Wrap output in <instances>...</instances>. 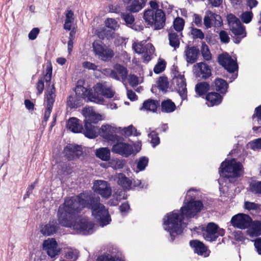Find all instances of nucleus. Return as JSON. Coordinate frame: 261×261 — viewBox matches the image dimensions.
I'll return each instance as SVG.
<instances>
[{
  "label": "nucleus",
  "mask_w": 261,
  "mask_h": 261,
  "mask_svg": "<svg viewBox=\"0 0 261 261\" xmlns=\"http://www.w3.org/2000/svg\"><path fill=\"white\" fill-rule=\"evenodd\" d=\"M203 23L206 29L211 28L213 26V22H212L211 17L209 14V11L206 12V15L203 20Z\"/></svg>",
  "instance_id": "680f3d73"
},
{
  "label": "nucleus",
  "mask_w": 261,
  "mask_h": 261,
  "mask_svg": "<svg viewBox=\"0 0 261 261\" xmlns=\"http://www.w3.org/2000/svg\"><path fill=\"white\" fill-rule=\"evenodd\" d=\"M209 14L211 17L212 22H213V26L219 27L222 24V19L219 15L216 14L210 11H209Z\"/></svg>",
  "instance_id": "c03bdc74"
},
{
  "label": "nucleus",
  "mask_w": 261,
  "mask_h": 261,
  "mask_svg": "<svg viewBox=\"0 0 261 261\" xmlns=\"http://www.w3.org/2000/svg\"><path fill=\"white\" fill-rule=\"evenodd\" d=\"M245 208L249 210H255L259 208L258 204L254 202L246 201L244 203Z\"/></svg>",
  "instance_id": "774afa93"
},
{
  "label": "nucleus",
  "mask_w": 261,
  "mask_h": 261,
  "mask_svg": "<svg viewBox=\"0 0 261 261\" xmlns=\"http://www.w3.org/2000/svg\"><path fill=\"white\" fill-rule=\"evenodd\" d=\"M247 230L248 234L250 237H257L261 234V222L257 221H253L249 226Z\"/></svg>",
  "instance_id": "2f4dec72"
},
{
  "label": "nucleus",
  "mask_w": 261,
  "mask_h": 261,
  "mask_svg": "<svg viewBox=\"0 0 261 261\" xmlns=\"http://www.w3.org/2000/svg\"><path fill=\"white\" fill-rule=\"evenodd\" d=\"M228 87L227 83L223 79L220 78L216 79L213 84L211 86L212 90H215L222 94L227 92Z\"/></svg>",
  "instance_id": "a878e982"
},
{
  "label": "nucleus",
  "mask_w": 261,
  "mask_h": 261,
  "mask_svg": "<svg viewBox=\"0 0 261 261\" xmlns=\"http://www.w3.org/2000/svg\"><path fill=\"white\" fill-rule=\"evenodd\" d=\"M158 86L160 90L166 92L168 88V82L166 78L160 77L158 81Z\"/></svg>",
  "instance_id": "603ef678"
},
{
  "label": "nucleus",
  "mask_w": 261,
  "mask_h": 261,
  "mask_svg": "<svg viewBox=\"0 0 261 261\" xmlns=\"http://www.w3.org/2000/svg\"><path fill=\"white\" fill-rule=\"evenodd\" d=\"M206 99L207 100V106L213 107L215 105H218L221 102L222 96L217 92H212L207 94Z\"/></svg>",
  "instance_id": "c85d7f7f"
},
{
  "label": "nucleus",
  "mask_w": 261,
  "mask_h": 261,
  "mask_svg": "<svg viewBox=\"0 0 261 261\" xmlns=\"http://www.w3.org/2000/svg\"><path fill=\"white\" fill-rule=\"evenodd\" d=\"M240 17L244 23H248L252 19L253 13L251 11H246L241 14Z\"/></svg>",
  "instance_id": "864d4df0"
},
{
  "label": "nucleus",
  "mask_w": 261,
  "mask_h": 261,
  "mask_svg": "<svg viewBox=\"0 0 261 261\" xmlns=\"http://www.w3.org/2000/svg\"><path fill=\"white\" fill-rule=\"evenodd\" d=\"M90 193V191H85L77 195L65 198L64 203L59 206L57 214L60 225L72 228L84 235L93 233L94 224L88 219L83 218L78 222H74L79 214L84 208H87Z\"/></svg>",
  "instance_id": "f257e3e1"
},
{
  "label": "nucleus",
  "mask_w": 261,
  "mask_h": 261,
  "mask_svg": "<svg viewBox=\"0 0 261 261\" xmlns=\"http://www.w3.org/2000/svg\"><path fill=\"white\" fill-rule=\"evenodd\" d=\"M165 68V62L164 61L159 62L154 66L153 71L155 73H160Z\"/></svg>",
  "instance_id": "bf43d9fd"
},
{
  "label": "nucleus",
  "mask_w": 261,
  "mask_h": 261,
  "mask_svg": "<svg viewBox=\"0 0 261 261\" xmlns=\"http://www.w3.org/2000/svg\"><path fill=\"white\" fill-rule=\"evenodd\" d=\"M114 180L124 190H129L132 188V181L123 173H118L114 176Z\"/></svg>",
  "instance_id": "5701e85b"
},
{
  "label": "nucleus",
  "mask_w": 261,
  "mask_h": 261,
  "mask_svg": "<svg viewBox=\"0 0 261 261\" xmlns=\"http://www.w3.org/2000/svg\"><path fill=\"white\" fill-rule=\"evenodd\" d=\"M149 159L146 156H142L140 158L137 162V172L142 171L145 170L148 165Z\"/></svg>",
  "instance_id": "a19ab883"
},
{
  "label": "nucleus",
  "mask_w": 261,
  "mask_h": 261,
  "mask_svg": "<svg viewBox=\"0 0 261 261\" xmlns=\"http://www.w3.org/2000/svg\"><path fill=\"white\" fill-rule=\"evenodd\" d=\"M43 248L51 257L57 255L60 250L58 247L56 241L54 239H48L44 241L43 244Z\"/></svg>",
  "instance_id": "a211bd4d"
},
{
  "label": "nucleus",
  "mask_w": 261,
  "mask_h": 261,
  "mask_svg": "<svg viewBox=\"0 0 261 261\" xmlns=\"http://www.w3.org/2000/svg\"><path fill=\"white\" fill-rule=\"evenodd\" d=\"M122 133L127 136L132 135L138 136L140 135V133H137V129L132 125L124 127L122 130Z\"/></svg>",
  "instance_id": "a18cd8bd"
},
{
  "label": "nucleus",
  "mask_w": 261,
  "mask_h": 261,
  "mask_svg": "<svg viewBox=\"0 0 261 261\" xmlns=\"http://www.w3.org/2000/svg\"><path fill=\"white\" fill-rule=\"evenodd\" d=\"M128 83L132 87H135L139 84L138 76L134 74H130L128 76Z\"/></svg>",
  "instance_id": "e2e57ef3"
},
{
  "label": "nucleus",
  "mask_w": 261,
  "mask_h": 261,
  "mask_svg": "<svg viewBox=\"0 0 261 261\" xmlns=\"http://www.w3.org/2000/svg\"><path fill=\"white\" fill-rule=\"evenodd\" d=\"M202 207V202L193 201L184 205L179 211H174L166 214L163 218V225L165 230L169 232L171 241H173L175 236L180 234L186 227L187 223L184 222V218L194 217Z\"/></svg>",
  "instance_id": "f03ea898"
},
{
  "label": "nucleus",
  "mask_w": 261,
  "mask_h": 261,
  "mask_svg": "<svg viewBox=\"0 0 261 261\" xmlns=\"http://www.w3.org/2000/svg\"><path fill=\"white\" fill-rule=\"evenodd\" d=\"M201 54L205 60L209 61L212 59L211 54L208 46L205 44H203L201 47Z\"/></svg>",
  "instance_id": "3c124183"
},
{
  "label": "nucleus",
  "mask_w": 261,
  "mask_h": 261,
  "mask_svg": "<svg viewBox=\"0 0 261 261\" xmlns=\"http://www.w3.org/2000/svg\"><path fill=\"white\" fill-rule=\"evenodd\" d=\"M242 165L237 162L234 159L225 160L221 163L219 168L220 178L218 182L220 186H223V182L233 183L236 178L240 175Z\"/></svg>",
  "instance_id": "7ed1b4c3"
},
{
  "label": "nucleus",
  "mask_w": 261,
  "mask_h": 261,
  "mask_svg": "<svg viewBox=\"0 0 261 261\" xmlns=\"http://www.w3.org/2000/svg\"><path fill=\"white\" fill-rule=\"evenodd\" d=\"M67 127L69 129L74 133H81L83 129L82 125L79 123V119L74 117L69 119Z\"/></svg>",
  "instance_id": "c756f323"
},
{
  "label": "nucleus",
  "mask_w": 261,
  "mask_h": 261,
  "mask_svg": "<svg viewBox=\"0 0 261 261\" xmlns=\"http://www.w3.org/2000/svg\"><path fill=\"white\" fill-rule=\"evenodd\" d=\"M250 190L254 194L261 195V181H255L250 184Z\"/></svg>",
  "instance_id": "49530a36"
},
{
  "label": "nucleus",
  "mask_w": 261,
  "mask_h": 261,
  "mask_svg": "<svg viewBox=\"0 0 261 261\" xmlns=\"http://www.w3.org/2000/svg\"><path fill=\"white\" fill-rule=\"evenodd\" d=\"M169 44L171 46L174 47V49L179 47L180 41L179 36L177 33L174 32H169L168 34Z\"/></svg>",
  "instance_id": "58836bf2"
},
{
  "label": "nucleus",
  "mask_w": 261,
  "mask_h": 261,
  "mask_svg": "<svg viewBox=\"0 0 261 261\" xmlns=\"http://www.w3.org/2000/svg\"><path fill=\"white\" fill-rule=\"evenodd\" d=\"M174 76L172 80V84L174 89L179 93L182 100L187 99V84L184 75L179 73L178 71H175L173 72Z\"/></svg>",
  "instance_id": "9d476101"
},
{
  "label": "nucleus",
  "mask_w": 261,
  "mask_h": 261,
  "mask_svg": "<svg viewBox=\"0 0 261 261\" xmlns=\"http://www.w3.org/2000/svg\"><path fill=\"white\" fill-rule=\"evenodd\" d=\"M185 24L184 19L180 17H177L173 21L174 29L177 32H180L183 30Z\"/></svg>",
  "instance_id": "de8ad7c7"
},
{
  "label": "nucleus",
  "mask_w": 261,
  "mask_h": 261,
  "mask_svg": "<svg viewBox=\"0 0 261 261\" xmlns=\"http://www.w3.org/2000/svg\"><path fill=\"white\" fill-rule=\"evenodd\" d=\"M251 148L253 149H261V138L254 140L250 143Z\"/></svg>",
  "instance_id": "338daca9"
},
{
  "label": "nucleus",
  "mask_w": 261,
  "mask_h": 261,
  "mask_svg": "<svg viewBox=\"0 0 261 261\" xmlns=\"http://www.w3.org/2000/svg\"><path fill=\"white\" fill-rule=\"evenodd\" d=\"M92 47L95 54L102 61H109L114 57L113 50L100 41H95L92 44Z\"/></svg>",
  "instance_id": "6e6552de"
},
{
  "label": "nucleus",
  "mask_w": 261,
  "mask_h": 261,
  "mask_svg": "<svg viewBox=\"0 0 261 261\" xmlns=\"http://www.w3.org/2000/svg\"><path fill=\"white\" fill-rule=\"evenodd\" d=\"M97 261H123V260L119 257L108 254L98 257Z\"/></svg>",
  "instance_id": "5fc2aeb1"
},
{
  "label": "nucleus",
  "mask_w": 261,
  "mask_h": 261,
  "mask_svg": "<svg viewBox=\"0 0 261 261\" xmlns=\"http://www.w3.org/2000/svg\"><path fill=\"white\" fill-rule=\"evenodd\" d=\"M175 103L169 99L164 100L161 103V111L162 112L172 113L175 111Z\"/></svg>",
  "instance_id": "f704fd0d"
},
{
  "label": "nucleus",
  "mask_w": 261,
  "mask_h": 261,
  "mask_svg": "<svg viewBox=\"0 0 261 261\" xmlns=\"http://www.w3.org/2000/svg\"><path fill=\"white\" fill-rule=\"evenodd\" d=\"M145 3V0H134L127 6V10L133 13L138 12L144 7Z\"/></svg>",
  "instance_id": "7c9ffc66"
},
{
  "label": "nucleus",
  "mask_w": 261,
  "mask_h": 261,
  "mask_svg": "<svg viewBox=\"0 0 261 261\" xmlns=\"http://www.w3.org/2000/svg\"><path fill=\"white\" fill-rule=\"evenodd\" d=\"M251 222L252 219L250 217L244 214L236 215L231 219V223L233 226L242 229L248 228Z\"/></svg>",
  "instance_id": "dca6fc26"
},
{
  "label": "nucleus",
  "mask_w": 261,
  "mask_h": 261,
  "mask_svg": "<svg viewBox=\"0 0 261 261\" xmlns=\"http://www.w3.org/2000/svg\"><path fill=\"white\" fill-rule=\"evenodd\" d=\"M83 116L85 119L84 122H89L91 123H96L101 119V116L96 113L93 110L92 107H85L82 111Z\"/></svg>",
  "instance_id": "aec40b11"
},
{
  "label": "nucleus",
  "mask_w": 261,
  "mask_h": 261,
  "mask_svg": "<svg viewBox=\"0 0 261 261\" xmlns=\"http://www.w3.org/2000/svg\"><path fill=\"white\" fill-rule=\"evenodd\" d=\"M219 37L221 41L224 43H228L230 41L228 34L225 31L222 30L220 32Z\"/></svg>",
  "instance_id": "052dcab7"
},
{
  "label": "nucleus",
  "mask_w": 261,
  "mask_h": 261,
  "mask_svg": "<svg viewBox=\"0 0 261 261\" xmlns=\"http://www.w3.org/2000/svg\"><path fill=\"white\" fill-rule=\"evenodd\" d=\"M147 132L148 133V138L150 139V143L152 144L153 147H155L160 143V139L158 136V134L155 130H152L150 127L147 130Z\"/></svg>",
  "instance_id": "4c0bfd02"
},
{
  "label": "nucleus",
  "mask_w": 261,
  "mask_h": 261,
  "mask_svg": "<svg viewBox=\"0 0 261 261\" xmlns=\"http://www.w3.org/2000/svg\"><path fill=\"white\" fill-rule=\"evenodd\" d=\"M210 89V86L206 82L197 84L195 86L196 92L199 95H204Z\"/></svg>",
  "instance_id": "ea45409f"
},
{
  "label": "nucleus",
  "mask_w": 261,
  "mask_h": 261,
  "mask_svg": "<svg viewBox=\"0 0 261 261\" xmlns=\"http://www.w3.org/2000/svg\"><path fill=\"white\" fill-rule=\"evenodd\" d=\"M197 191L194 189H191L188 191L187 195L185 197L184 205L187 204L188 203L193 201H199L200 200H195L196 198Z\"/></svg>",
  "instance_id": "79ce46f5"
},
{
  "label": "nucleus",
  "mask_w": 261,
  "mask_h": 261,
  "mask_svg": "<svg viewBox=\"0 0 261 261\" xmlns=\"http://www.w3.org/2000/svg\"><path fill=\"white\" fill-rule=\"evenodd\" d=\"M200 54L199 49L196 46L187 45L184 50L185 59L188 64L195 63Z\"/></svg>",
  "instance_id": "f3484780"
},
{
  "label": "nucleus",
  "mask_w": 261,
  "mask_h": 261,
  "mask_svg": "<svg viewBox=\"0 0 261 261\" xmlns=\"http://www.w3.org/2000/svg\"><path fill=\"white\" fill-rule=\"evenodd\" d=\"M193 70L197 76H201L203 79H207L211 75V70L210 67L203 62L195 65Z\"/></svg>",
  "instance_id": "4be33fe9"
},
{
  "label": "nucleus",
  "mask_w": 261,
  "mask_h": 261,
  "mask_svg": "<svg viewBox=\"0 0 261 261\" xmlns=\"http://www.w3.org/2000/svg\"><path fill=\"white\" fill-rule=\"evenodd\" d=\"M59 224L56 220L50 221L48 223L42 226L41 229V232L43 235L50 236L57 232L59 228Z\"/></svg>",
  "instance_id": "b1692460"
},
{
  "label": "nucleus",
  "mask_w": 261,
  "mask_h": 261,
  "mask_svg": "<svg viewBox=\"0 0 261 261\" xmlns=\"http://www.w3.org/2000/svg\"><path fill=\"white\" fill-rule=\"evenodd\" d=\"M94 90L95 93L101 94L108 98L113 97L115 93L112 88L107 85L106 82L97 83L94 87Z\"/></svg>",
  "instance_id": "6ab92c4d"
},
{
  "label": "nucleus",
  "mask_w": 261,
  "mask_h": 261,
  "mask_svg": "<svg viewBox=\"0 0 261 261\" xmlns=\"http://www.w3.org/2000/svg\"><path fill=\"white\" fill-rule=\"evenodd\" d=\"M56 96V89L54 85L52 84L51 86L47 87L45 97L46 106L49 108L53 107Z\"/></svg>",
  "instance_id": "bb28decb"
},
{
  "label": "nucleus",
  "mask_w": 261,
  "mask_h": 261,
  "mask_svg": "<svg viewBox=\"0 0 261 261\" xmlns=\"http://www.w3.org/2000/svg\"><path fill=\"white\" fill-rule=\"evenodd\" d=\"M75 96H69L67 104L71 108L80 107L84 100L85 101H92L97 103H102L104 99L101 96L92 94L90 90L82 86H77L75 88Z\"/></svg>",
  "instance_id": "39448f33"
},
{
  "label": "nucleus",
  "mask_w": 261,
  "mask_h": 261,
  "mask_svg": "<svg viewBox=\"0 0 261 261\" xmlns=\"http://www.w3.org/2000/svg\"><path fill=\"white\" fill-rule=\"evenodd\" d=\"M102 73L116 80L121 81L116 70H113L111 69H103Z\"/></svg>",
  "instance_id": "09e8293b"
},
{
  "label": "nucleus",
  "mask_w": 261,
  "mask_h": 261,
  "mask_svg": "<svg viewBox=\"0 0 261 261\" xmlns=\"http://www.w3.org/2000/svg\"><path fill=\"white\" fill-rule=\"evenodd\" d=\"M83 67L84 68L89 70H97L98 66L95 64L91 63L88 61H85L83 63Z\"/></svg>",
  "instance_id": "69168bd1"
},
{
  "label": "nucleus",
  "mask_w": 261,
  "mask_h": 261,
  "mask_svg": "<svg viewBox=\"0 0 261 261\" xmlns=\"http://www.w3.org/2000/svg\"><path fill=\"white\" fill-rule=\"evenodd\" d=\"M218 62L229 73H234L238 69L237 63L227 53L219 56Z\"/></svg>",
  "instance_id": "2eb2a0df"
},
{
  "label": "nucleus",
  "mask_w": 261,
  "mask_h": 261,
  "mask_svg": "<svg viewBox=\"0 0 261 261\" xmlns=\"http://www.w3.org/2000/svg\"><path fill=\"white\" fill-rule=\"evenodd\" d=\"M83 130L84 135L87 138L93 139L97 136L98 129L89 122H85V129Z\"/></svg>",
  "instance_id": "cd10ccee"
},
{
  "label": "nucleus",
  "mask_w": 261,
  "mask_h": 261,
  "mask_svg": "<svg viewBox=\"0 0 261 261\" xmlns=\"http://www.w3.org/2000/svg\"><path fill=\"white\" fill-rule=\"evenodd\" d=\"M200 229L203 231V236L204 239L210 242L215 241L219 236L222 237L225 234V230L213 222L208 223L204 230L203 227Z\"/></svg>",
  "instance_id": "1a4fd4ad"
},
{
  "label": "nucleus",
  "mask_w": 261,
  "mask_h": 261,
  "mask_svg": "<svg viewBox=\"0 0 261 261\" xmlns=\"http://www.w3.org/2000/svg\"><path fill=\"white\" fill-rule=\"evenodd\" d=\"M105 24L107 27L113 30H116L119 27L116 20L113 18H108L105 21Z\"/></svg>",
  "instance_id": "4d7b16f0"
},
{
  "label": "nucleus",
  "mask_w": 261,
  "mask_h": 261,
  "mask_svg": "<svg viewBox=\"0 0 261 261\" xmlns=\"http://www.w3.org/2000/svg\"><path fill=\"white\" fill-rule=\"evenodd\" d=\"M64 153L69 160L78 158L82 155V147L77 145L68 144L64 148Z\"/></svg>",
  "instance_id": "412c9836"
},
{
  "label": "nucleus",
  "mask_w": 261,
  "mask_h": 261,
  "mask_svg": "<svg viewBox=\"0 0 261 261\" xmlns=\"http://www.w3.org/2000/svg\"><path fill=\"white\" fill-rule=\"evenodd\" d=\"M133 48L136 53L143 54L144 60L147 62L150 60V56L154 51V46L151 43H146V42L134 43L133 44Z\"/></svg>",
  "instance_id": "9b49d317"
},
{
  "label": "nucleus",
  "mask_w": 261,
  "mask_h": 261,
  "mask_svg": "<svg viewBox=\"0 0 261 261\" xmlns=\"http://www.w3.org/2000/svg\"><path fill=\"white\" fill-rule=\"evenodd\" d=\"M77 257V251L69 249L65 252L64 257L61 258L60 261H75Z\"/></svg>",
  "instance_id": "e433bc0d"
},
{
  "label": "nucleus",
  "mask_w": 261,
  "mask_h": 261,
  "mask_svg": "<svg viewBox=\"0 0 261 261\" xmlns=\"http://www.w3.org/2000/svg\"><path fill=\"white\" fill-rule=\"evenodd\" d=\"M159 105L160 103L158 101L148 99L143 102V106L140 108V110H144L154 112L156 111L157 108L159 106Z\"/></svg>",
  "instance_id": "72a5a7b5"
},
{
  "label": "nucleus",
  "mask_w": 261,
  "mask_h": 261,
  "mask_svg": "<svg viewBox=\"0 0 261 261\" xmlns=\"http://www.w3.org/2000/svg\"><path fill=\"white\" fill-rule=\"evenodd\" d=\"M190 245L194 249L195 253H197L198 255H204V256H208L209 254L207 253V247L202 242L194 240L190 242Z\"/></svg>",
  "instance_id": "393cba45"
},
{
  "label": "nucleus",
  "mask_w": 261,
  "mask_h": 261,
  "mask_svg": "<svg viewBox=\"0 0 261 261\" xmlns=\"http://www.w3.org/2000/svg\"><path fill=\"white\" fill-rule=\"evenodd\" d=\"M118 132L117 128L110 125H103L99 129V133L101 137L108 142L115 143L118 142L122 138L115 133Z\"/></svg>",
  "instance_id": "f8f14e48"
},
{
  "label": "nucleus",
  "mask_w": 261,
  "mask_h": 261,
  "mask_svg": "<svg viewBox=\"0 0 261 261\" xmlns=\"http://www.w3.org/2000/svg\"><path fill=\"white\" fill-rule=\"evenodd\" d=\"M40 32V30L38 28H33L29 33L28 35V37L30 40H35L38 35L39 34Z\"/></svg>",
  "instance_id": "0e129e2a"
},
{
  "label": "nucleus",
  "mask_w": 261,
  "mask_h": 261,
  "mask_svg": "<svg viewBox=\"0 0 261 261\" xmlns=\"http://www.w3.org/2000/svg\"><path fill=\"white\" fill-rule=\"evenodd\" d=\"M115 69L117 72L118 75L120 77L121 80L123 82L125 81L127 75L126 68L120 64H117L115 66Z\"/></svg>",
  "instance_id": "37998d69"
},
{
  "label": "nucleus",
  "mask_w": 261,
  "mask_h": 261,
  "mask_svg": "<svg viewBox=\"0 0 261 261\" xmlns=\"http://www.w3.org/2000/svg\"><path fill=\"white\" fill-rule=\"evenodd\" d=\"M191 34L194 38H199L202 39L204 37V35L200 29L192 28L191 30Z\"/></svg>",
  "instance_id": "13d9d810"
},
{
  "label": "nucleus",
  "mask_w": 261,
  "mask_h": 261,
  "mask_svg": "<svg viewBox=\"0 0 261 261\" xmlns=\"http://www.w3.org/2000/svg\"><path fill=\"white\" fill-rule=\"evenodd\" d=\"M87 208L90 209L92 215L100 226L103 227L111 221L108 210L100 202V198L90 193Z\"/></svg>",
  "instance_id": "20e7f679"
},
{
  "label": "nucleus",
  "mask_w": 261,
  "mask_h": 261,
  "mask_svg": "<svg viewBox=\"0 0 261 261\" xmlns=\"http://www.w3.org/2000/svg\"><path fill=\"white\" fill-rule=\"evenodd\" d=\"M46 74L44 76V78L42 79L43 81L44 80L46 84L47 85V87L50 86V85L51 84V79L52 75V67L51 65H47L46 69Z\"/></svg>",
  "instance_id": "8fccbe9b"
},
{
  "label": "nucleus",
  "mask_w": 261,
  "mask_h": 261,
  "mask_svg": "<svg viewBox=\"0 0 261 261\" xmlns=\"http://www.w3.org/2000/svg\"><path fill=\"white\" fill-rule=\"evenodd\" d=\"M96 156L100 159L108 161L110 159V150L108 147H102L96 149Z\"/></svg>",
  "instance_id": "c9c22d12"
},
{
  "label": "nucleus",
  "mask_w": 261,
  "mask_h": 261,
  "mask_svg": "<svg viewBox=\"0 0 261 261\" xmlns=\"http://www.w3.org/2000/svg\"><path fill=\"white\" fill-rule=\"evenodd\" d=\"M143 19L154 30H161L165 24V14L162 10H146L144 12Z\"/></svg>",
  "instance_id": "423d86ee"
},
{
  "label": "nucleus",
  "mask_w": 261,
  "mask_h": 261,
  "mask_svg": "<svg viewBox=\"0 0 261 261\" xmlns=\"http://www.w3.org/2000/svg\"><path fill=\"white\" fill-rule=\"evenodd\" d=\"M227 20L230 30L234 35L233 40L236 44H239L242 39L246 36L245 27L241 23L240 19L233 14L227 15Z\"/></svg>",
  "instance_id": "0eeeda50"
},
{
  "label": "nucleus",
  "mask_w": 261,
  "mask_h": 261,
  "mask_svg": "<svg viewBox=\"0 0 261 261\" xmlns=\"http://www.w3.org/2000/svg\"><path fill=\"white\" fill-rule=\"evenodd\" d=\"M64 14L65 15V20L64 24V29L69 31L71 30L72 24L74 22V13L71 9H67Z\"/></svg>",
  "instance_id": "473e14b6"
},
{
  "label": "nucleus",
  "mask_w": 261,
  "mask_h": 261,
  "mask_svg": "<svg viewBox=\"0 0 261 261\" xmlns=\"http://www.w3.org/2000/svg\"><path fill=\"white\" fill-rule=\"evenodd\" d=\"M122 18L129 27L134 24L135 18L134 16L129 13H123Z\"/></svg>",
  "instance_id": "6e6d98bb"
},
{
  "label": "nucleus",
  "mask_w": 261,
  "mask_h": 261,
  "mask_svg": "<svg viewBox=\"0 0 261 261\" xmlns=\"http://www.w3.org/2000/svg\"><path fill=\"white\" fill-rule=\"evenodd\" d=\"M113 143L114 144L111 150L113 153L119 154L123 157L127 158L134 152L133 147L132 145L121 141Z\"/></svg>",
  "instance_id": "ddd939ff"
},
{
  "label": "nucleus",
  "mask_w": 261,
  "mask_h": 261,
  "mask_svg": "<svg viewBox=\"0 0 261 261\" xmlns=\"http://www.w3.org/2000/svg\"><path fill=\"white\" fill-rule=\"evenodd\" d=\"M93 191L102 197L108 198L112 194V189L110 184L105 180H97L93 182Z\"/></svg>",
  "instance_id": "4468645a"
}]
</instances>
